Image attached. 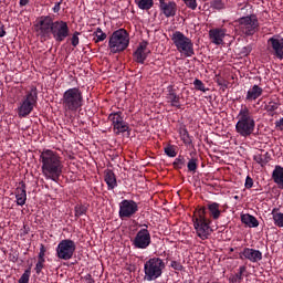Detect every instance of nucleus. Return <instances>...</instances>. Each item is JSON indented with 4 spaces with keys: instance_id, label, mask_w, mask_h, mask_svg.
<instances>
[{
    "instance_id": "f257e3e1",
    "label": "nucleus",
    "mask_w": 283,
    "mask_h": 283,
    "mask_svg": "<svg viewBox=\"0 0 283 283\" xmlns=\"http://www.w3.org/2000/svg\"><path fill=\"white\" fill-rule=\"evenodd\" d=\"M40 163L43 176L46 180H53L57 182L63 174V161H61V156L54 150H43L40 155Z\"/></svg>"
},
{
    "instance_id": "f03ea898",
    "label": "nucleus",
    "mask_w": 283,
    "mask_h": 283,
    "mask_svg": "<svg viewBox=\"0 0 283 283\" xmlns=\"http://www.w3.org/2000/svg\"><path fill=\"white\" fill-rule=\"evenodd\" d=\"M235 132L243 138H249L255 132V118L253 112L247 106L242 105L237 115Z\"/></svg>"
},
{
    "instance_id": "7ed1b4c3",
    "label": "nucleus",
    "mask_w": 283,
    "mask_h": 283,
    "mask_svg": "<svg viewBox=\"0 0 283 283\" xmlns=\"http://www.w3.org/2000/svg\"><path fill=\"white\" fill-rule=\"evenodd\" d=\"M61 102L64 112L74 114L83 107V92L78 87L69 88L63 93Z\"/></svg>"
},
{
    "instance_id": "20e7f679",
    "label": "nucleus",
    "mask_w": 283,
    "mask_h": 283,
    "mask_svg": "<svg viewBox=\"0 0 283 283\" xmlns=\"http://www.w3.org/2000/svg\"><path fill=\"white\" fill-rule=\"evenodd\" d=\"M193 227L197 231L198 238L200 240H209V235L212 233L211 219L207 218V208L202 207L196 211L192 218Z\"/></svg>"
},
{
    "instance_id": "39448f33",
    "label": "nucleus",
    "mask_w": 283,
    "mask_h": 283,
    "mask_svg": "<svg viewBox=\"0 0 283 283\" xmlns=\"http://www.w3.org/2000/svg\"><path fill=\"white\" fill-rule=\"evenodd\" d=\"M129 48V33L125 29H118L112 33L108 40V49L112 54H120Z\"/></svg>"
},
{
    "instance_id": "423d86ee",
    "label": "nucleus",
    "mask_w": 283,
    "mask_h": 283,
    "mask_svg": "<svg viewBox=\"0 0 283 283\" xmlns=\"http://www.w3.org/2000/svg\"><path fill=\"white\" fill-rule=\"evenodd\" d=\"M163 271H165V261L160 258H151L144 264V280L154 282L163 275Z\"/></svg>"
},
{
    "instance_id": "0eeeda50",
    "label": "nucleus",
    "mask_w": 283,
    "mask_h": 283,
    "mask_svg": "<svg viewBox=\"0 0 283 283\" xmlns=\"http://www.w3.org/2000/svg\"><path fill=\"white\" fill-rule=\"evenodd\" d=\"M171 41L177 50L185 54V56H193L196 52L193 51V42L191 39L187 38L185 33L180 31H175L171 35Z\"/></svg>"
},
{
    "instance_id": "6e6552de",
    "label": "nucleus",
    "mask_w": 283,
    "mask_h": 283,
    "mask_svg": "<svg viewBox=\"0 0 283 283\" xmlns=\"http://www.w3.org/2000/svg\"><path fill=\"white\" fill-rule=\"evenodd\" d=\"M36 101H39V92L36 91V87L33 86L18 107L19 117L25 118V116H30L34 109V105H36Z\"/></svg>"
},
{
    "instance_id": "1a4fd4ad",
    "label": "nucleus",
    "mask_w": 283,
    "mask_h": 283,
    "mask_svg": "<svg viewBox=\"0 0 283 283\" xmlns=\"http://www.w3.org/2000/svg\"><path fill=\"white\" fill-rule=\"evenodd\" d=\"M235 23H238L237 28L242 34H244V36H253L260 28V22L255 14L239 18Z\"/></svg>"
},
{
    "instance_id": "9d476101",
    "label": "nucleus",
    "mask_w": 283,
    "mask_h": 283,
    "mask_svg": "<svg viewBox=\"0 0 283 283\" xmlns=\"http://www.w3.org/2000/svg\"><path fill=\"white\" fill-rule=\"evenodd\" d=\"M76 251V243L73 240H62L56 248V255L60 260H72Z\"/></svg>"
},
{
    "instance_id": "9b49d317",
    "label": "nucleus",
    "mask_w": 283,
    "mask_h": 283,
    "mask_svg": "<svg viewBox=\"0 0 283 283\" xmlns=\"http://www.w3.org/2000/svg\"><path fill=\"white\" fill-rule=\"evenodd\" d=\"M51 34L57 43H63L70 36V27L65 21H55L52 25Z\"/></svg>"
},
{
    "instance_id": "f8f14e48",
    "label": "nucleus",
    "mask_w": 283,
    "mask_h": 283,
    "mask_svg": "<svg viewBox=\"0 0 283 283\" xmlns=\"http://www.w3.org/2000/svg\"><path fill=\"white\" fill-rule=\"evenodd\" d=\"M138 213V203L134 200L124 199L119 203V218H134Z\"/></svg>"
},
{
    "instance_id": "ddd939ff",
    "label": "nucleus",
    "mask_w": 283,
    "mask_h": 283,
    "mask_svg": "<svg viewBox=\"0 0 283 283\" xmlns=\"http://www.w3.org/2000/svg\"><path fill=\"white\" fill-rule=\"evenodd\" d=\"M54 25V20L50 15L41 17L36 25L38 32L41 39H50L52 36V27Z\"/></svg>"
},
{
    "instance_id": "4468645a",
    "label": "nucleus",
    "mask_w": 283,
    "mask_h": 283,
    "mask_svg": "<svg viewBox=\"0 0 283 283\" xmlns=\"http://www.w3.org/2000/svg\"><path fill=\"white\" fill-rule=\"evenodd\" d=\"M151 244V234L147 228L140 229L135 239L133 240V245L135 249H147Z\"/></svg>"
},
{
    "instance_id": "2eb2a0df",
    "label": "nucleus",
    "mask_w": 283,
    "mask_h": 283,
    "mask_svg": "<svg viewBox=\"0 0 283 283\" xmlns=\"http://www.w3.org/2000/svg\"><path fill=\"white\" fill-rule=\"evenodd\" d=\"M159 10L166 19H170V17H176V13L178 12V4L176 1L159 0Z\"/></svg>"
},
{
    "instance_id": "dca6fc26",
    "label": "nucleus",
    "mask_w": 283,
    "mask_h": 283,
    "mask_svg": "<svg viewBox=\"0 0 283 283\" xmlns=\"http://www.w3.org/2000/svg\"><path fill=\"white\" fill-rule=\"evenodd\" d=\"M166 99L167 103L170 104V107H176L177 109L182 107V105H180V95H178L174 85L167 87Z\"/></svg>"
},
{
    "instance_id": "f3484780",
    "label": "nucleus",
    "mask_w": 283,
    "mask_h": 283,
    "mask_svg": "<svg viewBox=\"0 0 283 283\" xmlns=\"http://www.w3.org/2000/svg\"><path fill=\"white\" fill-rule=\"evenodd\" d=\"M240 258H244L250 262H260L262 260V252L260 250L244 248L243 251L240 253Z\"/></svg>"
},
{
    "instance_id": "a211bd4d",
    "label": "nucleus",
    "mask_w": 283,
    "mask_h": 283,
    "mask_svg": "<svg viewBox=\"0 0 283 283\" xmlns=\"http://www.w3.org/2000/svg\"><path fill=\"white\" fill-rule=\"evenodd\" d=\"M224 36H227L224 29H211L209 31V39L214 45H222L224 43Z\"/></svg>"
},
{
    "instance_id": "6ab92c4d",
    "label": "nucleus",
    "mask_w": 283,
    "mask_h": 283,
    "mask_svg": "<svg viewBox=\"0 0 283 283\" xmlns=\"http://www.w3.org/2000/svg\"><path fill=\"white\" fill-rule=\"evenodd\" d=\"M268 43L271 45L274 56L280 61H283V39L280 40L277 38H270Z\"/></svg>"
},
{
    "instance_id": "aec40b11",
    "label": "nucleus",
    "mask_w": 283,
    "mask_h": 283,
    "mask_svg": "<svg viewBox=\"0 0 283 283\" xmlns=\"http://www.w3.org/2000/svg\"><path fill=\"white\" fill-rule=\"evenodd\" d=\"M263 93H264V88L260 87V85H258V84H254L247 92L245 101H248V103H251L253 101H258V98H260V96H262Z\"/></svg>"
},
{
    "instance_id": "412c9836",
    "label": "nucleus",
    "mask_w": 283,
    "mask_h": 283,
    "mask_svg": "<svg viewBox=\"0 0 283 283\" xmlns=\"http://www.w3.org/2000/svg\"><path fill=\"white\" fill-rule=\"evenodd\" d=\"M15 200L18 207H23L28 200V192L25 190V182L21 181L20 187L15 189Z\"/></svg>"
},
{
    "instance_id": "4be33fe9",
    "label": "nucleus",
    "mask_w": 283,
    "mask_h": 283,
    "mask_svg": "<svg viewBox=\"0 0 283 283\" xmlns=\"http://www.w3.org/2000/svg\"><path fill=\"white\" fill-rule=\"evenodd\" d=\"M253 160L258 163V165H261V167H265V165H269L271 163V154L269 151L261 150L256 155H254Z\"/></svg>"
},
{
    "instance_id": "5701e85b",
    "label": "nucleus",
    "mask_w": 283,
    "mask_h": 283,
    "mask_svg": "<svg viewBox=\"0 0 283 283\" xmlns=\"http://www.w3.org/2000/svg\"><path fill=\"white\" fill-rule=\"evenodd\" d=\"M104 180H105L109 191H112V189H116V187H118V182L116 181V175L114 174L113 170L105 171Z\"/></svg>"
},
{
    "instance_id": "b1692460",
    "label": "nucleus",
    "mask_w": 283,
    "mask_h": 283,
    "mask_svg": "<svg viewBox=\"0 0 283 283\" xmlns=\"http://www.w3.org/2000/svg\"><path fill=\"white\" fill-rule=\"evenodd\" d=\"M272 180L277 185L279 189H283V167L275 166L272 172Z\"/></svg>"
},
{
    "instance_id": "393cba45",
    "label": "nucleus",
    "mask_w": 283,
    "mask_h": 283,
    "mask_svg": "<svg viewBox=\"0 0 283 283\" xmlns=\"http://www.w3.org/2000/svg\"><path fill=\"white\" fill-rule=\"evenodd\" d=\"M208 211L212 220H219L220 216H222V211L220 210V203L218 202L208 203Z\"/></svg>"
},
{
    "instance_id": "a878e982",
    "label": "nucleus",
    "mask_w": 283,
    "mask_h": 283,
    "mask_svg": "<svg viewBox=\"0 0 283 283\" xmlns=\"http://www.w3.org/2000/svg\"><path fill=\"white\" fill-rule=\"evenodd\" d=\"M241 222L247 224V227H250V229L260 227L258 219L249 213L241 216Z\"/></svg>"
},
{
    "instance_id": "bb28decb",
    "label": "nucleus",
    "mask_w": 283,
    "mask_h": 283,
    "mask_svg": "<svg viewBox=\"0 0 283 283\" xmlns=\"http://www.w3.org/2000/svg\"><path fill=\"white\" fill-rule=\"evenodd\" d=\"M113 129L117 135L125 134V132H129V125L125 122V119H123L120 123L115 124V126H113Z\"/></svg>"
},
{
    "instance_id": "cd10ccee",
    "label": "nucleus",
    "mask_w": 283,
    "mask_h": 283,
    "mask_svg": "<svg viewBox=\"0 0 283 283\" xmlns=\"http://www.w3.org/2000/svg\"><path fill=\"white\" fill-rule=\"evenodd\" d=\"M108 120H111L113 127L115 125H118V123H123V112L111 113L108 116Z\"/></svg>"
},
{
    "instance_id": "c85d7f7f",
    "label": "nucleus",
    "mask_w": 283,
    "mask_h": 283,
    "mask_svg": "<svg viewBox=\"0 0 283 283\" xmlns=\"http://www.w3.org/2000/svg\"><path fill=\"white\" fill-rule=\"evenodd\" d=\"M247 273V266H240L239 272L232 276H230V282L231 283H240L242 282V275Z\"/></svg>"
},
{
    "instance_id": "c756f323",
    "label": "nucleus",
    "mask_w": 283,
    "mask_h": 283,
    "mask_svg": "<svg viewBox=\"0 0 283 283\" xmlns=\"http://www.w3.org/2000/svg\"><path fill=\"white\" fill-rule=\"evenodd\" d=\"M149 50L147 52L136 50L134 53L136 63H145V61L147 60V54H149Z\"/></svg>"
},
{
    "instance_id": "7c9ffc66",
    "label": "nucleus",
    "mask_w": 283,
    "mask_h": 283,
    "mask_svg": "<svg viewBox=\"0 0 283 283\" xmlns=\"http://www.w3.org/2000/svg\"><path fill=\"white\" fill-rule=\"evenodd\" d=\"M273 221L275 227H279L280 229L283 228V213L276 212L275 209L272 211Z\"/></svg>"
},
{
    "instance_id": "2f4dec72",
    "label": "nucleus",
    "mask_w": 283,
    "mask_h": 283,
    "mask_svg": "<svg viewBox=\"0 0 283 283\" xmlns=\"http://www.w3.org/2000/svg\"><path fill=\"white\" fill-rule=\"evenodd\" d=\"M137 6L139 10H151L154 8V0H139Z\"/></svg>"
},
{
    "instance_id": "473e14b6",
    "label": "nucleus",
    "mask_w": 283,
    "mask_h": 283,
    "mask_svg": "<svg viewBox=\"0 0 283 283\" xmlns=\"http://www.w3.org/2000/svg\"><path fill=\"white\" fill-rule=\"evenodd\" d=\"M93 35L96 36L95 43H101V41H105V39H107V33L103 32V29L101 28H97Z\"/></svg>"
},
{
    "instance_id": "72a5a7b5",
    "label": "nucleus",
    "mask_w": 283,
    "mask_h": 283,
    "mask_svg": "<svg viewBox=\"0 0 283 283\" xmlns=\"http://www.w3.org/2000/svg\"><path fill=\"white\" fill-rule=\"evenodd\" d=\"M187 167H188V171H190V174H196V171H198V158L189 159Z\"/></svg>"
},
{
    "instance_id": "f704fd0d",
    "label": "nucleus",
    "mask_w": 283,
    "mask_h": 283,
    "mask_svg": "<svg viewBox=\"0 0 283 283\" xmlns=\"http://www.w3.org/2000/svg\"><path fill=\"white\" fill-rule=\"evenodd\" d=\"M75 218H81V216H85L87 213V207L84 205H76L74 208Z\"/></svg>"
},
{
    "instance_id": "c9c22d12",
    "label": "nucleus",
    "mask_w": 283,
    "mask_h": 283,
    "mask_svg": "<svg viewBox=\"0 0 283 283\" xmlns=\"http://www.w3.org/2000/svg\"><path fill=\"white\" fill-rule=\"evenodd\" d=\"M210 8H213V10H224L226 4L222 0H212L210 2Z\"/></svg>"
},
{
    "instance_id": "e433bc0d",
    "label": "nucleus",
    "mask_w": 283,
    "mask_h": 283,
    "mask_svg": "<svg viewBox=\"0 0 283 283\" xmlns=\"http://www.w3.org/2000/svg\"><path fill=\"white\" fill-rule=\"evenodd\" d=\"M186 163L187 161L185 160V157L178 156V158H176L175 161L172 163V166L175 169H182Z\"/></svg>"
},
{
    "instance_id": "4c0bfd02",
    "label": "nucleus",
    "mask_w": 283,
    "mask_h": 283,
    "mask_svg": "<svg viewBox=\"0 0 283 283\" xmlns=\"http://www.w3.org/2000/svg\"><path fill=\"white\" fill-rule=\"evenodd\" d=\"M164 151L166 154V156H169V158H176L177 153H176V148L172 145H168L164 148Z\"/></svg>"
},
{
    "instance_id": "58836bf2",
    "label": "nucleus",
    "mask_w": 283,
    "mask_h": 283,
    "mask_svg": "<svg viewBox=\"0 0 283 283\" xmlns=\"http://www.w3.org/2000/svg\"><path fill=\"white\" fill-rule=\"evenodd\" d=\"M252 51H253V46L251 45L243 46L239 49V56H249Z\"/></svg>"
},
{
    "instance_id": "ea45409f",
    "label": "nucleus",
    "mask_w": 283,
    "mask_h": 283,
    "mask_svg": "<svg viewBox=\"0 0 283 283\" xmlns=\"http://www.w3.org/2000/svg\"><path fill=\"white\" fill-rule=\"evenodd\" d=\"M180 136H181V140L186 144L189 145V143H191V138L189 137V132L187 130V128H182L180 130Z\"/></svg>"
},
{
    "instance_id": "a19ab883",
    "label": "nucleus",
    "mask_w": 283,
    "mask_h": 283,
    "mask_svg": "<svg viewBox=\"0 0 283 283\" xmlns=\"http://www.w3.org/2000/svg\"><path fill=\"white\" fill-rule=\"evenodd\" d=\"M30 275H31V270L29 268L21 275V277L19 279L18 283H29L30 282Z\"/></svg>"
},
{
    "instance_id": "79ce46f5",
    "label": "nucleus",
    "mask_w": 283,
    "mask_h": 283,
    "mask_svg": "<svg viewBox=\"0 0 283 283\" xmlns=\"http://www.w3.org/2000/svg\"><path fill=\"white\" fill-rule=\"evenodd\" d=\"M195 90H198L199 92H207V87H205V83H202L201 80L196 78L193 81Z\"/></svg>"
},
{
    "instance_id": "37998d69",
    "label": "nucleus",
    "mask_w": 283,
    "mask_h": 283,
    "mask_svg": "<svg viewBox=\"0 0 283 283\" xmlns=\"http://www.w3.org/2000/svg\"><path fill=\"white\" fill-rule=\"evenodd\" d=\"M279 107H280V103H276V102H273V101L269 102L265 105L266 112H275Z\"/></svg>"
},
{
    "instance_id": "c03bdc74",
    "label": "nucleus",
    "mask_w": 283,
    "mask_h": 283,
    "mask_svg": "<svg viewBox=\"0 0 283 283\" xmlns=\"http://www.w3.org/2000/svg\"><path fill=\"white\" fill-rule=\"evenodd\" d=\"M78 36H81V32L75 31L71 38V45H73V48H76L80 43Z\"/></svg>"
},
{
    "instance_id": "a18cd8bd",
    "label": "nucleus",
    "mask_w": 283,
    "mask_h": 283,
    "mask_svg": "<svg viewBox=\"0 0 283 283\" xmlns=\"http://www.w3.org/2000/svg\"><path fill=\"white\" fill-rule=\"evenodd\" d=\"M44 266H45V261L38 260V262L35 264V268H34V271H35L36 275L41 274V272L43 271Z\"/></svg>"
},
{
    "instance_id": "49530a36",
    "label": "nucleus",
    "mask_w": 283,
    "mask_h": 283,
    "mask_svg": "<svg viewBox=\"0 0 283 283\" xmlns=\"http://www.w3.org/2000/svg\"><path fill=\"white\" fill-rule=\"evenodd\" d=\"M184 3L189 8L190 10H196L198 8V2L196 0H184Z\"/></svg>"
},
{
    "instance_id": "de8ad7c7",
    "label": "nucleus",
    "mask_w": 283,
    "mask_h": 283,
    "mask_svg": "<svg viewBox=\"0 0 283 283\" xmlns=\"http://www.w3.org/2000/svg\"><path fill=\"white\" fill-rule=\"evenodd\" d=\"M147 45H149V42L147 41H142L137 48V51L139 52H147Z\"/></svg>"
},
{
    "instance_id": "09e8293b",
    "label": "nucleus",
    "mask_w": 283,
    "mask_h": 283,
    "mask_svg": "<svg viewBox=\"0 0 283 283\" xmlns=\"http://www.w3.org/2000/svg\"><path fill=\"white\" fill-rule=\"evenodd\" d=\"M38 260L45 261V245L41 244Z\"/></svg>"
},
{
    "instance_id": "8fccbe9b",
    "label": "nucleus",
    "mask_w": 283,
    "mask_h": 283,
    "mask_svg": "<svg viewBox=\"0 0 283 283\" xmlns=\"http://www.w3.org/2000/svg\"><path fill=\"white\" fill-rule=\"evenodd\" d=\"M216 83L220 87H228V85H229V82H227V80H224L222 77H217Z\"/></svg>"
},
{
    "instance_id": "3c124183",
    "label": "nucleus",
    "mask_w": 283,
    "mask_h": 283,
    "mask_svg": "<svg viewBox=\"0 0 283 283\" xmlns=\"http://www.w3.org/2000/svg\"><path fill=\"white\" fill-rule=\"evenodd\" d=\"M171 269H175V271H182L184 266L178 261H171L170 264Z\"/></svg>"
},
{
    "instance_id": "603ef678",
    "label": "nucleus",
    "mask_w": 283,
    "mask_h": 283,
    "mask_svg": "<svg viewBox=\"0 0 283 283\" xmlns=\"http://www.w3.org/2000/svg\"><path fill=\"white\" fill-rule=\"evenodd\" d=\"M245 189H251L253 187V178H251L250 176H248L245 178V184H244Z\"/></svg>"
},
{
    "instance_id": "864d4df0",
    "label": "nucleus",
    "mask_w": 283,
    "mask_h": 283,
    "mask_svg": "<svg viewBox=\"0 0 283 283\" xmlns=\"http://www.w3.org/2000/svg\"><path fill=\"white\" fill-rule=\"evenodd\" d=\"M61 3H63V0L55 3V6L53 7V12H61Z\"/></svg>"
},
{
    "instance_id": "5fc2aeb1",
    "label": "nucleus",
    "mask_w": 283,
    "mask_h": 283,
    "mask_svg": "<svg viewBox=\"0 0 283 283\" xmlns=\"http://www.w3.org/2000/svg\"><path fill=\"white\" fill-rule=\"evenodd\" d=\"M276 129H280L282 132L283 129V117L275 122Z\"/></svg>"
},
{
    "instance_id": "6e6d98bb",
    "label": "nucleus",
    "mask_w": 283,
    "mask_h": 283,
    "mask_svg": "<svg viewBox=\"0 0 283 283\" xmlns=\"http://www.w3.org/2000/svg\"><path fill=\"white\" fill-rule=\"evenodd\" d=\"M84 282L85 283H94V277H92V274H86L84 276Z\"/></svg>"
},
{
    "instance_id": "4d7b16f0",
    "label": "nucleus",
    "mask_w": 283,
    "mask_h": 283,
    "mask_svg": "<svg viewBox=\"0 0 283 283\" xmlns=\"http://www.w3.org/2000/svg\"><path fill=\"white\" fill-rule=\"evenodd\" d=\"M2 36H6V29L2 27H0V38L2 39Z\"/></svg>"
},
{
    "instance_id": "13d9d810",
    "label": "nucleus",
    "mask_w": 283,
    "mask_h": 283,
    "mask_svg": "<svg viewBox=\"0 0 283 283\" xmlns=\"http://www.w3.org/2000/svg\"><path fill=\"white\" fill-rule=\"evenodd\" d=\"M28 3H30V0H20L21 7L28 6Z\"/></svg>"
}]
</instances>
